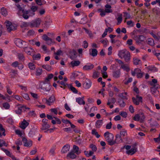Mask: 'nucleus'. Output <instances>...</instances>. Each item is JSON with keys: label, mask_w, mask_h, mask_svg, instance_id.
Masks as SVG:
<instances>
[{"label": "nucleus", "mask_w": 160, "mask_h": 160, "mask_svg": "<svg viewBox=\"0 0 160 160\" xmlns=\"http://www.w3.org/2000/svg\"><path fill=\"white\" fill-rule=\"evenodd\" d=\"M148 43L149 45L152 46H154L155 44L153 39L152 38H150L148 39Z\"/></svg>", "instance_id": "37998d69"}, {"label": "nucleus", "mask_w": 160, "mask_h": 160, "mask_svg": "<svg viewBox=\"0 0 160 160\" xmlns=\"http://www.w3.org/2000/svg\"><path fill=\"white\" fill-rule=\"evenodd\" d=\"M55 100V98L53 95H52L48 100L46 99V102L48 105H50Z\"/></svg>", "instance_id": "4468645a"}, {"label": "nucleus", "mask_w": 160, "mask_h": 160, "mask_svg": "<svg viewBox=\"0 0 160 160\" xmlns=\"http://www.w3.org/2000/svg\"><path fill=\"white\" fill-rule=\"evenodd\" d=\"M120 106L121 107H124L126 103L123 100H120L118 101Z\"/></svg>", "instance_id": "de8ad7c7"}, {"label": "nucleus", "mask_w": 160, "mask_h": 160, "mask_svg": "<svg viewBox=\"0 0 160 160\" xmlns=\"http://www.w3.org/2000/svg\"><path fill=\"white\" fill-rule=\"evenodd\" d=\"M42 67L43 68L48 71H51L52 69L51 67L48 65H43Z\"/></svg>", "instance_id": "4c0bfd02"}, {"label": "nucleus", "mask_w": 160, "mask_h": 160, "mask_svg": "<svg viewBox=\"0 0 160 160\" xmlns=\"http://www.w3.org/2000/svg\"><path fill=\"white\" fill-rule=\"evenodd\" d=\"M2 106V108L5 109H9L10 108V105L7 102L3 103Z\"/></svg>", "instance_id": "473e14b6"}, {"label": "nucleus", "mask_w": 160, "mask_h": 160, "mask_svg": "<svg viewBox=\"0 0 160 160\" xmlns=\"http://www.w3.org/2000/svg\"><path fill=\"white\" fill-rule=\"evenodd\" d=\"M133 62L134 65H137L141 63L140 60L138 58H134L133 59Z\"/></svg>", "instance_id": "58836bf2"}, {"label": "nucleus", "mask_w": 160, "mask_h": 160, "mask_svg": "<svg viewBox=\"0 0 160 160\" xmlns=\"http://www.w3.org/2000/svg\"><path fill=\"white\" fill-rule=\"evenodd\" d=\"M67 157L72 159H74L76 157V155L74 154L73 151H72L67 154Z\"/></svg>", "instance_id": "a878e982"}, {"label": "nucleus", "mask_w": 160, "mask_h": 160, "mask_svg": "<svg viewBox=\"0 0 160 160\" xmlns=\"http://www.w3.org/2000/svg\"><path fill=\"white\" fill-rule=\"evenodd\" d=\"M14 43L17 46L20 48H23L27 45V43L26 42L19 38L15 39Z\"/></svg>", "instance_id": "20e7f679"}, {"label": "nucleus", "mask_w": 160, "mask_h": 160, "mask_svg": "<svg viewBox=\"0 0 160 160\" xmlns=\"http://www.w3.org/2000/svg\"><path fill=\"white\" fill-rule=\"evenodd\" d=\"M5 151L6 152H5V153L9 157H10L11 158L14 156L13 155H12L8 150H7Z\"/></svg>", "instance_id": "bf43d9fd"}, {"label": "nucleus", "mask_w": 160, "mask_h": 160, "mask_svg": "<svg viewBox=\"0 0 160 160\" xmlns=\"http://www.w3.org/2000/svg\"><path fill=\"white\" fill-rule=\"evenodd\" d=\"M118 17L117 18L118 22L117 25H118L121 23L122 21V14H120L119 15H118Z\"/></svg>", "instance_id": "c85d7f7f"}, {"label": "nucleus", "mask_w": 160, "mask_h": 160, "mask_svg": "<svg viewBox=\"0 0 160 160\" xmlns=\"http://www.w3.org/2000/svg\"><path fill=\"white\" fill-rule=\"evenodd\" d=\"M94 67V65L91 63H88L84 66L82 68V69L84 71H89L92 69Z\"/></svg>", "instance_id": "9d476101"}, {"label": "nucleus", "mask_w": 160, "mask_h": 160, "mask_svg": "<svg viewBox=\"0 0 160 160\" xmlns=\"http://www.w3.org/2000/svg\"><path fill=\"white\" fill-rule=\"evenodd\" d=\"M36 3L38 6H41L45 4L46 2L44 0H35Z\"/></svg>", "instance_id": "6ab92c4d"}, {"label": "nucleus", "mask_w": 160, "mask_h": 160, "mask_svg": "<svg viewBox=\"0 0 160 160\" xmlns=\"http://www.w3.org/2000/svg\"><path fill=\"white\" fill-rule=\"evenodd\" d=\"M29 125V123L25 119H24L22 122L20 127L22 129H25L26 127Z\"/></svg>", "instance_id": "2eb2a0df"}, {"label": "nucleus", "mask_w": 160, "mask_h": 160, "mask_svg": "<svg viewBox=\"0 0 160 160\" xmlns=\"http://www.w3.org/2000/svg\"><path fill=\"white\" fill-rule=\"evenodd\" d=\"M6 88L7 93L9 95H11L12 93V92L9 86L8 85H7L6 86Z\"/></svg>", "instance_id": "6e6d98bb"}, {"label": "nucleus", "mask_w": 160, "mask_h": 160, "mask_svg": "<svg viewBox=\"0 0 160 160\" xmlns=\"http://www.w3.org/2000/svg\"><path fill=\"white\" fill-rule=\"evenodd\" d=\"M41 22V19L37 18L29 22V27L31 28H38L40 25Z\"/></svg>", "instance_id": "7ed1b4c3"}, {"label": "nucleus", "mask_w": 160, "mask_h": 160, "mask_svg": "<svg viewBox=\"0 0 160 160\" xmlns=\"http://www.w3.org/2000/svg\"><path fill=\"white\" fill-rule=\"evenodd\" d=\"M24 50L26 53L29 55L31 54L32 52L33 51V50L29 47H25L24 48Z\"/></svg>", "instance_id": "5701e85b"}, {"label": "nucleus", "mask_w": 160, "mask_h": 160, "mask_svg": "<svg viewBox=\"0 0 160 160\" xmlns=\"http://www.w3.org/2000/svg\"><path fill=\"white\" fill-rule=\"evenodd\" d=\"M119 114L122 116L126 118L127 116V114L126 112L122 111L120 112Z\"/></svg>", "instance_id": "680f3d73"}, {"label": "nucleus", "mask_w": 160, "mask_h": 160, "mask_svg": "<svg viewBox=\"0 0 160 160\" xmlns=\"http://www.w3.org/2000/svg\"><path fill=\"white\" fill-rule=\"evenodd\" d=\"M38 9V7L33 6H32L30 8V10L32 12H35Z\"/></svg>", "instance_id": "8fccbe9b"}, {"label": "nucleus", "mask_w": 160, "mask_h": 160, "mask_svg": "<svg viewBox=\"0 0 160 160\" xmlns=\"http://www.w3.org/2000/svg\"><path fill=\"white\" fill-rule=\"evenodd\" d=\"M70 88L71 91H72L73 92L77 93H78V90L74 87L72 86L70 87Z\"/></svg>", "instance_id": "774afa93"}, {"label": "nucleus", "mask_w": 160, "mask_h": 160, "mask_svg": "<svg viewBox=\"0 0 160 160\" xmlns=\"http://www.w3.org/2000/svg\"><path fill=\"white\" fill-rule=\"evenodd\" d=\"M37 132V129L36 128H32L29 133V136L30 137H33Z\"/></svg>", "instance_id": "b1692460"}, {"label": "nucleus", "mask_w": 160, "mask_h": 160, "mask_svg": "<svg viewBox=\"0 0 160 160\" xmlns=\"http://www.w3.org/2000/svg\"><path fill=\"white\" fill-rule=\"evenodd\" d=\"M42 72V68H37L36 70V75L37 76H39L41 75Z\"/></svg>", "instance_id": "2f4dec72"}, {"label": "nucleus", "mask_w": 160, "mask_h": 160, "mask_svg": "<svg viewBox=\"0 0 160 160\" xmlns=\"http://www.w3.org/2000/svg\"><path fill=\"white\" fill-rule=\"evenodd\" d=\"M1 13L2 15L5 16H6L8 14L7 10L5 8L3 7L1 9Z\"/></svg>", "instance_id": "f704fd0d"}, {"label": "nucleus", "mask_w": 160, "mask_h": 160, "mask_svg": "<svg viewBox=\"0 0 160 160\" xmlns=\"http://www.w3.org/2000/svg\"><path fill=\"white\" fill-rule=\"evenodd\" d=\"M29 110L30 108H27L25 106L21 105V106L18 107V109L15 110V113L18 114H21L22 112V110L25 111L26 109Z\"/></svg>", "instance_id": "0eeeda50"}, {"label": "nucleus", "mask_w": 160, "mask_h": 160, "mask_svg": "<svg viewBox=\"0 0 160 160\" xmlns=\"http://www.w3.org/2000/svg\"><path fill=\"white\" fill-rule=\"evenodd\" d=\"M83 73L82 72H74L72 74L73 77L75 78H77L79 75H82Z\"/></svg>", "instance_id": "79ce46f5"}, {"label": "nucleus", "mask_w": 160, "mask_h": 160, "mask_svg": "<svg viewBox=\"0 0 160 160\" xmlns=\"http://www.w3.org/2000/svg\"><path fill=\"white\" fill-rule=\"evenodd\" d=\"M7 30L10 32L12 31L15 30L17 29V27L12 24V23L8 21H6L5 22Z\"/></svg>", "instance_id": "39448f33"}, {"label": "nucleus", "mask_w": 160, "mask_h": 160, "mask_svg": "<svg viewBox=\"0 0 160 160\" xmlns=\"http://www.w3.org/2000/svg\"><path fill=\"white\" fill-rule=\"evenodd\" d=\"M29 27V22L28 23L25 22H23L21 25V27L22 28L23 27Z\"/></svg>", "instance_id": "864d4df0"}, {"label": "nucleus", "mask_w": 160, "mask_h": 160, "mask_svg": "<svg viewBox=\"0 0 160 160\" xmlns=\"http://www.w3.org/2000/svg\"><path fill=\"white\" fill-rule=\"evenodd\" d=\"M50 23V22L48 23V22L46 21L43 25V28L45 29H47L49 27Z\"/></svg>", "instance_id": "49530a36"}, {"label": "nucleus", "mask_w": 160, "mask_h": 160, "mask_svg": "<svg viewBox=\"0 0 160 160\" xmlns=\"http://www.w3.org/2000/svg\"><path fill=\"white\" fill-rule=\"evenodd\" d=\"M121 72L119 70H118L113 72V76L115 78H119L120 76Z\"/></svg>", "instance_id": "f3484780"}, {"label": "nucleus", "mask_w": 160, "mask_h": 160, "mask_svg": "<svg viewBox=\"0 0 160 160\" xmlns=\"http://www.w3.org/2000/svg\"><path fill=\"white\" fill-rule=\"evenodd\" d=\"M57 82L59 84L61 85L62 86H61L60 87L62 88H65L66 87L68 86V84L66 82H64L63 81H58Z\"/></svg>", "instance_id": "7c9ffc66"}, {"label": "nucleus", "mask_w": 160, "mask_h": 160, "mask_svg": "<svg viewBox=\"0 0 160 160\" xmlns=\"http://www.w3.org/2000/svg\"><path fill=\"white\" fill-rule=\"evenodd\" d=\"M70 148V146L69 145H65L62 148L61 150V152L62 153H66L69 151Z\"/></svg>", "instance_id": "dca6fc26"}, {"label": "nucleus", "mask_w": 160, "mask_h": 160, "mask_svg": "<svg viewBox=\"0 0 160 160\" xmlns=\"http://www.w3.org/2000/svg\"><path fill=\"white\" fill-rule=\"evenodd\" d=\"M22 141L24 144V146L25 147H31L32 146V141H28L27 139L25 138H22Z\"/></svg>", "instance_id": "9b49d317"}, {"label": "nucleus", "mask_w": 160, "mask_h": 160, "mask_svg": "<svg viewBox=\"0 0 160 160\" xmlns=\"http://www.w3.org/2000/svg\"><path fill=\"white\" fill-rule=\"evenodd\" d=\"M136 145V144H135L133 148L127 151L126 152V153L128 154L131 155H133L135 153L137 152V148L135 147Z\"/></svg>", "instance_id": "f8f14e48"}, {"label": "nucleus", "mask_w": 160, "mask_h": 160, "mask_svg": "<svg viewBox=\"0 0 160 160\" xmlns=\"http://www.w3.org/2000/svg\"><path fill=\"white\" fill-rule=\"evenodd\" d=\"M98 51L96 49H92V52H89V54L93 57H95L98 54Z\"/></svg>", "instance_id": "393cba45"}, {"label": "nucleus", "mask_w": 160, "mask_h": 160, "mask_svg": "<svg viewBox=\"0 0 160 160\" xmlns=\"http://www.w3.org/2000/svg\"><path fill=\"white\" fill-rule=\"evenodd\" d=\"M98 11L100 12V15L102 17H103L106 15V13L112 12V10L111 9H105L104 11L102 9H100Z\"/></svg>", "instance_id": "1a4fd4ad"}, {"label": "nucleus", "mask_w": 160, "mask_h": 160, "mask_svg": "<svg viewBox=\"0 0 160 160\" xmlns=\"http://www.w3.org/2000/svg\"><path fill=\"white\" fill-rule=\"evenodd\" d=\"M120 135L121 137H124L127 135V132L125 129H122L120 132Z\"/></svg>", "instance_id": "c03bdc74"}, {"label": "nucleus", "mask_w": 160, "mask_h": 160, "mask_svg": "<svg viewBox=\"0 0 160 160\" xmlns=\"http://www.w3.org/2000/svg\"><path fill=\"white\" fill-rule=\"evenodd\" d=\"M138 39L140 41L142 42L145 40V38L142 35H140Z\"/></svg>", "instance_id": "338daca9"}, {"label": "nucleus", "mask_w": 160, "mask_h": 160, "mask_svg": "<svg viewBox=\"0 0 160 160\" xmlns=\"http://www.w3.org/2000/svg\"><path fill=\"white\" fill-rule=\"evenodd\" d=\"M118 55L121 59L124 58L126 62H128L130 59V53L126 49L119 50Z\"/></svg>", "instance_id": "f257e3e1"}, {"label": "nucleus", "mask_w": 160, "mask_h": 160, "mask_svg": "<svg viewBox=\"0 0 160 160\" xmlns=\"http://www.w3.org/2000/svg\"><path fill=\"white\" fill-rule=\"evenodd\" d=\"M90 148H92V150L93 152H95L97 150V148L96 146L93 144L90 145Z\"/></svg>", "instance_id": "4d7b16f0"}, {"label": "nucleus", "mask_w": 160, "mask_h": 160, "mask_svg": "<svg viewBox=\"0 0 160 160\" xmlns=\"http://www.w3.org/2000/svg\"><path fill=\"white\" fill-rule=\"evenodd\" d=\"M92 135H95L98 138H99L100 137V135L98 134L95 129H93L92 130Z\"/></svg>", "instance_id": "ea45409f"}, {"label": "nucleus", "mask_w": 160, "mask_h": 160, "mask_svg": "<svg viewBox=\"0 0 160 160\" xmlns=\"http://www.w3.org/2000/svg\"><path fill=\"white\" fill-rule=\"evenodd\" d=\"M124 14L123 16L125 17V19H128L132 18L131 17V15L129 13L127 12H123ZM125 22H126V20H125Z\"/></svg>", "instance_id": "72a5a7b5"}, {"label": "nucleus", "mask_w": 160, "mask_h": 160, "mask_svg": "<svg viewBox=\"0 0 160 160\" xmlns=\"http://www.w3.org/2000/svg\"><path fill=\"white\" fill-rule=\"evenodd\" d=\"M127 24L131 27H133L134 26V22L130 20L127 22Z\"/></svg>", "instance_id": "052dcab7"}, {"label": "nucleus", "mask_w": 160, "mask_h": 160, "mask_svg": "<svg viewBox=\"0 0 160 160\" xmlns=\"http://www.w3.org/2000/svg\"><path fill=\"white\" fill-rule=\"evenodd\" d=\"M56 149L55 146L52 147L49 151V153L51 155L54 156L55 154V150Z\"/></svg>", "instance_id": "a18cd8bd"}, {"label": "nucleus", "mask_w": 160, "mask_h": 160, "mask_svg": "<svg viewBox=\"0 0 160 160\" xmlns=\"http://www.w3.org/2000/svg\"><path fill=\"white\" fill-rule=\"evenodd\" d=\"M21 11L23 13L22 15V17L26 19L28 18L29 16L28 15V14L29 13V12H30V11H29V10H27L22 9Z\"/></svg>", "instance_id": "ddd939ff"}, {"label": "nucleus", "mask_w": 160, "mask_h": 160, "mask_svg": "<svg viewBox=\"0 0 160 160\" xmlns=\"http://www.w3.org/2000/svg\"><path fill=\"white\" fill-rule=\"evenodd\" d=\"M121 68L127 72H129L130 70V68L127 65L124 64L121 66Z\"/></svg>", "instance_id": "e433bc0d"}, {"label": "nucleus", "mask_w": 160, "mask_h": 160, "mask_svg": "<svg viewBox=\"0 0 160 160\" xmlns=\"http://www.w3.org/2000/svg\"><path fill=\"white\" fill-rule=\"evenodd\" d=\"M28 66L31 70H34L36 68V65L32 62H29L28 64Z\"/></svg>", "instance_id": "c756f323"}, {"label": "nucleus", "mask_w": 160, "mask_h": 160, "mask_svg": "<svg viewBox=\"0 0 160 160\" xmlns=\"http://www.w3.org/2000/svg\"><path fill=\"white\" fill-rule=\"evenodd\" d=\"M80 63L79 61H72L71 62V64L72 67L78 66Z\"/></svg>", "instance_id": "bb28decb"}, {"label": "nucleus", "mask_w": 160, "mask_h": 160, "mask_svg": "<svg viewBox=\"0 0 160 160\" xmlns=\"http://www.w3.org/2000/svg\"><path fill=\"white\" fill-rule=\"evenodd\" d=\"M115 142L118 143L122 142V140L121 138V136L119 134H117L116 136V140L115 141Z\"/></svg>", "instance_id": "4be33fe9"}, {"label": "nucleus", "mask_w": 160, "mask_h": 160, "mask_svg": "<svg viewBox=\"0 0 160 160\" xmlns=\"http://www.w3.org/2000/svg\"><path fill=\"white\" fill-rule=\"evenodd\" d=\"M102 120H97L96 122V126L97 128H99L102 125Z\"/></svg>", "instance_id": "c9c22d12"}, {"label": "nucleus", "mask_w": 160, "mask_h": 160, "mask_svg": "<svg viewBox=\"0 0 160 160\" xmlns=\"http://www.w3.org/2000/svg\"><path fill=\"white\" fill-rule=\"evenodd\" d=\"M108 100L110 101L111 103H114L116 102V99L114 98H109Z\"/></svg>", "instance_id": "0e129e2a"}, {"label": "nucleus", "mask_w": 160, "mask_h": 160, "mask_svg": "<svg viewBox=\"0 0 160 160\" xmlns=\"http://www.w3.org/2000/svg\"><path fill=\"white\" fill-rule=\"evenodd\" d=\"M19 65V63L18 61H15L13 62L11 65L14 68H16L18 67V65Z\"/></svg>", "instance_id": "69168bd1"}, {"label": "nucleus", "mask_w": 160, "mask_h": 160, "mask_svg": "<svg viewBox=\"0 0 160 160\" xmlns=\"http://www.w3.org/2000/svg\"><path fill=\"white\" fill-rule=\"evenodd\" d=\"M73 149L74 151H75V152L78 154L80 153V152L79 151V148L78 147L76 146L75 145H74L73 146Z\"/></svg>", "instance_id": "a19ab883"}, {"label": "nucleus", "mask_w": 160, "mask_h": 160, "mask_svg": "<svg viewBox=\"0 0 160 160\" xmlns=\"http://www.w3.org/2000/svg\"><path fill=\"white\" fill-rule=\"evenodd\" d=\"M42 38L43 40L46 41V43L48 45H51L53 42L52 39L48 37L46 34L43 35Z\"/></svg>", "instance_id": "6e6552de"}, {"label": "nucleus", "mask_w": 160, "mask_h": 160, "mask_svg": "<svg viewBox=\"0 0 160 160\" xmlns=\"http://www.w3.org/2000/svg\"><path fill=\"white\" fill-rule=\"evenodd\" d=\"M132 99L133 102L136 105H138L140 102H142V97L138 95H137L136 98L132 97Z\"/></svg>", "instance_id": "423d86ee"}, {"label": "nucleus", "mask_w": 160, "mask_h": 160, "mask_svg": "<svg viewBox=\"0 0 160 160\" xmlns=\"http://www.w3.org/2000/svg\"><path fill=\"white\" fill-rule=\"evenodd\" d=\"M41 58V55L39 53L37 54H35L33 56V59L35 60H38L40 59Z\"/></svg>", "instance_id": "09e8293b"}, {"label": "nucleus", "mask_w": 160, "mask_h": 160, "mask_svg": "<svg viewBox=\"0 0 160 160\" xmlns=\"http://www.w3.org/2000/svg\"><path fill=\"white\" fill-rule=\"evenodd\" d=\"M50 127V126L48 124H42L41 130H44L48 129Z\"/></svg>", "instance_id": "cd10ccee"}, {"label": "nucleus", "mask_w": 160, "mask_h": 160, "mask_svg": "<svg viewBox=\"0 0 160 160\" xmlns=\"http://www.w3.org/2000/svg\"><path fill=\"white\" fill-rule=\"evenodd\" d=\"M106 140L110 145H112L115 143V141L113 140L114 136L113 135L108 132H106L104 135Z\"/></svg>", "instance_id": "f03ea898"}, {"label": "nucleus", "mask_w": 160, "mask_h": 160, "mask_svg": "<svg viewBox=\"0 0 160 160\" xmlns=\"http://www.w3.org/2000/svg\"><path fill=\"white\" fill-rule=\"evenodd\" d=\"M91 82L90 81L88 80V82H85L83 84V87L85 89H88L91 87Z\"/></svg>", "instance_id": "aec40b11"}, {"label": "nucleus", "mask_w": 160, "mask_h": 160, "mask_svg": "<svg viewBox=\"0 0 160 160\" xmlns=\"http://www.w3.org/2000/svg\"><path fill=\"white\" fill-rule=\"evenodd\" d=\"M99 73L98 72L95 71L93 73L92 77L93 78H96L99 77Z\"/></svg>", "instance_id": "3c124183"}, {"label": "nucleus", "mask_w": 160, "mask_h": 160, "mask_svg": "<svg viewBox=\"0 0 160 160\" xmlns=\"http://www.w3.org/2000/svg\"><path fill=\"white\" fill-rule=\"evenodd\" d=\"M15 5L18 8V9L19 12H20L21 11L22 9V8L21 7V5L17 3H16Z\"/></svg>", "instance_id": "e2e57ef3"}, {"label": "nucleus", "mask_w": 160, "mask_h": 160, "mask_svg": "<svg viewBox=\"0 0 160 160\" xmlns=\"http://www.w3.org/2000/svg\"><path fill=\"white\" fill-rule=\"evenodd\" d=\"M43 89L46 91H49L51 90V86L48 84L46 85L45 88H43Z\"/></svg>", "instance_id": "603ef678"}, {"label": "nucleus", "mask_w": 160, "mask_h": 160, "mask_svg": "<svg viewBox=\"0 0 160 160\" xmlns=\"http://www.w3.org/2000/svg\"><path fill=\"white\" fill-rule=\"evenodd\" d=\"M14 98L17 100L22 102L23 101V99L22 97L18 95H16L15 96Z\"/></svg>", "instance_id": "5fc2aeb1"}, {"label": "nucleus", "mask_w": 160, "mask_h": 160, "mask_svg": "<svg viewBox=\"0 0 160 160\" xmlns=\"http://www.w3.org/2000/svg\"><path fill=\"white\" fill-rule=\"evenodd\" d=\"M84 97L82 98L79 97L76 99V102H77L79 104L81 105L82 104L84 105L85 104V102L83 100Z\"/></svg>", "instance_id": "a211bd4d"}, {"label": "nucleus", "mask_w": 160, "mask_h": 160, "mask_svg": "<svg viewBox=\"0 0 160 160\" xmlns=\"http://www.w3.org/2000/svg\"><path fill=\"white\" fill-rule=\"evenodd\" d=\"M127 94V93L126 92L121 93L118 95V97L123 100H127L128 99Z\"/></svg>", "instance_id": "412c9836"}, {"label": "nucleus", "mask_w": 160, "mask_h": 160, "mask_svg": "<svg viewBox=\"0 0 160 160\" xmlns=\"http://www.w3.org/2000/svg\"><path fill=\"white\" fill-rule=\"evenodd\" d=\"M140 116L138 114H136L133 118V120L135 121H138L140 120Z\"/></svg>", "instance_id": "13d9d810"}]
</instances>
